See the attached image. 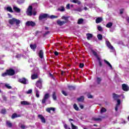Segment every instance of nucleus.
Wrapping results in <instances>:
<instances>
[{
    "label": "nucleus",
    "instance_id": "obj_1",
    "mask_svg": "<svg viewBox=\"0 0 129 129\" xmlns=\"http://www.w3.org/2000/svg\"><path fill=\"white\" fill-rule=\"evenodd\" d=\"M15 23H16V26H18V25L21 24V21L15 18H13L12 19L9 20V23L11 25H14Z\"/></svg>",
    "mask_w": 129,
    "mask_h": 129
},
{
    "label": "nucleus",
    "instance_id": "obj_2",
    "mask_svg": "<svg viewBox=\"0 0 129 129\" xmlns=\"http://www.w3.org/2000/svg\"><path fill=\"white\" fill-rule=\"evenodd\" d=\"M92 53L97 58L98 62H99V65L100 67H102V62L101 61V58L98 56V54H97V52H96L94 50H92Z\"/></svg>",
    "mask_w": 129,
    "mask_h": 129
},
{
    "label": "nucleus",
    "instance_id": "obj_3",
    "mask_svg": "<svg viewBox=\"0 0 129 129\" xmlns=\"http://www.w3.org/2000/svg\"><path fill=\"white\" fill-rule=\"evenodd\" d=\"M26 14L31 17L33 15V6H30L26 11Z\"/></svg>",
    "mask_w": 129,
    "mask_h": 129
},
{
    "label": "nucleus",
    "instance_id": "obj_4",
    "mask_svg": "<svg viewBox=\"0 0 129 129\" xmlns=\"http://www.w3.org/2000/svg\"><path fill=\"white\" fill-rule=\"evenodd\" d=\"M6 72L8 74V76H13L16 74V72L13 69H10L9 70H6Z\"/></svg>",
    "mask_w": 129,
    "mask_h": 129
},
{
    "label": "nucleus",
    "instance_id": "obj_5",
    "mask_svg": "<svg viewBox=\"0 0 129 129\" xmlns=\"http://www.w3.org/2000/svg\"><path fill=\"white\" fill-rule=\"evenodd\" d=\"M50 97V94L49 93H46L44 95V98L42 99L41 103L42 104H45L46 103V101L47 99H49Z\"/></svg>",
    "mask_w": 129,
    "mask_h": 129
},
{
    "label": "nucleus",
    "instance_id": "obj_6",
    "mask_svg": "<svg viewBox=\"0 0 129 129\" xmlns=\"http://www.w3.org/2000/svg\"><path fill=\"white\" fill-rule=\"evenodd\" d=\"M26 25L27 27H35L36 26V23L33 21H27L26 23Z\"/></svg>",
    "mask_w": 129,
    "mask_h": 129
},
{
    "label": "nucleus",
    "instance_id": "obj_7",
    "mask_svg": "<svg viewBox=\"0 0 129 129\" xmlns=\"http://www.w3.org/2000/svg\"><path fill=\"white\" fill-rule=\"evenodd\" d=\"M47 18H49V15H48L47 14H43L39 16V21H41L43 20V19H46Z\"/></svg>",
    "mask_w": 129,
    "mask_h": 129
},
{
    "label": "nucleus",
    "instance_id": "obj_8",
    "mask_svg": "<svg viewBox=\"0 0 129 129\" xmlns=\"http://www.w3.org/2000/svg\"><path fill=\"white\" fill-rule=\"evenodd\" d=\"M122 89L123 91H128L129 87L125 84H122Z\"/></svg>",
    "mask_w": 129,
    "mask_h": 129
},
{
    "label": "nucleus",
    "instance_id": "obj_9",
    "mask_svg": "<svg viewBox=\"0 0 129 129\" xmlns=\"http://www.w3.org/2000/svg\"><path fill=\"white\" fill-rule=\"evenodd\" d=\"M38 118H40V119L41 120V122H42V123H46V119L45 118V117L43 116H42V115L39 114L38 115Z\"/></svg>",
    "mask_w": 129,
    "mask_h": 129
},
{
    "label": "nucleus",
    "instance_id": "obj_10",
    "mask_svg": "<svg viewBox=\"0 0 129 129\" xmlns=\"http://www.w3.org/2000/svg\"><path fill=\"white\" fill-rule=\"evenodd\" d=\"M36 87H38L39 89H42V81L38 80L37 81L36 84Z\"/></svg>",
    "mask_w": 129,
    "mask_h": 129
},
{
    "label": "nucleus",
    "instance_id": "obj_11",
    "mask_svg": "<svg viewBox=\"0 0 129 129\" xmlns=\"http://www.w3.org/2000/svg\"><path fill=\"white\" fill-rule=\"evenodd\" d=\"M56 23L58 26H63V25H65V24H67V21H61L60 20H58Z\"/></svg>",
    "mask_w": 129,
    "mask_h": 129
},
{
    "label": "nucleus",
    "instance_id": "obj_12",
    "mask_svg": "<svg viewBox=\"0 0 129 129\" xmlns=\"http://www.w3.org/2000/svg\"><path fill=\"white\" fill-rule=\"evenodd\" d=\"M19 82L22 83V84H27V79L25 78L19 79Z\"/></svg>",
    "mask_w": 129,
    "mask_h": 129
},
{
    "label": "nucleus",
    "instance_id": "obj_13",
    "mask_svg": "<svg viewBox=\"0 0 129 129\" xmlns=\"http://www.w3.org/2000/svg\"><path fill=\"white\" fill-rule=\"evenodd\" d=\"M112 97L114 100H116L118 98H119V97H120V95L115 93H113L112 94Z\"/></svg>",
    "mask_w": 129,
    "mask_h": 129
},
{
    "label": "nucleus",
    "instance_id": "obj_14",
    "mask_svg": "<svg viewBox=\"0 0 129 129\" xmlns=\"http://www.w3.org/2000/svg\"><path fill=\"white\" fill-rule=\"evenodd\" d=\"M45 110L47 112H48V113H51V110L52 111H55V108L54 107H48L45 109Z\"/></svg>",
    "mask_w": 129,
    "mask_h": 129
},
{
    "label": "nucleus",
    "instance_id": "obj_15",
    "mask_svg": "<svg viewBox=\"0 0 129 129\" xmlns=\"http://www.w3.org/2000/svg\"><path fill=\"white\" fill-rule=\"evenodd\" d=\"M20 114H18L16 113H14L12 114L11 118L12 119H15V118H17V117H21Z\"/></svg>",
    "mask_w": 129,
    "mask_h": 129
},
{
    "label": "nucleus",
    "instance_id": "obj_16",
    "mask_svg": "<svg viewBox=\"0 0 129 129\" xmlns=\"http://www.w3.org/2000/svg\"><path fill=\"white\" fill-rule=\"evenodd\" d=\"M106 44L108 48L111 49V50H113V46L111 45V44H110V42L109 41H106Z\"/></svg>",
    "mask_w": 129,
    "mask_h": 129
},
{
    "label": "nucleus",
    "instance_id": "obj_17",
    "mask_svg": "<svg viewBox=\"0 0 129 129\" xmlns=\"http://www.w3.org/2000/svg\"><path fill=\"white\" fill-rule=\"evenodd\" d=\"M22 105H30L31 103L27 101H22L21 102Z\"/></svg>",
    "mask_w": 129,
    "mask_h": 129
},
{
    "label": "nucleus",
    "instance_id": "obj_18",
    "mask_svg": "<svg viewBox=\"0 0 129 129\" xmlns=\"http://www.w3.org/2000/svg\"><path fill=\"white\" fill-rule=\"evenodd\" d=\"M38 54H39V57H40L41 59H43V57H44V52H43L42 50H40L39 51Z\"/></svg>",
    "mask_w": 129,
    "mask_h": 129
},
{
    "label": "nucleus",
    "instance_id": "obj_19",
    "mask_svg": "<svg viewBox=\"0 0 129 129\" xmlns=\"http://www.w3.org/2000/svg\"><path fill=\"white\" fill-rule=\"evenodd\" d=\"M30 47L31 49H32V50H33V51H35V50H36V48H37V44H31L30 45Z\"/></svg>",
    "mask_w": 129,
    "mask_h": 129
},
{
    "label": "nucleus",
    "instance_id": "obj_20",
    "mask_svg": "<svg viewBox=\"0 0 129 129\" xmlns=\"http://www.w3.org/2000/svg\"><path fill=\"white\" fill-rule=\"evenodd\" d=\"M86 36L87 40H90L93 37V35L91 33H87Z\"/></svg>",
    "mask_w": 129,
    "mask_h": 129
},
{
    "label": "nucleus",
    "instance_id": "obj_21",
    "mask_svg": "<svg viewBox=\"0 0 129 129\" xmlns=\"http://www.w3.org/2000/svg\"><path fill=\"white\" fill-rule=\"evenodd\" d=\"M102 22V18L101 17H98L96 19V24H99Z\"/></svg>",
    "mask_w": 129,
    "mask_h": 129
},
{
    "label": "nucleus",
    "instance_id": "obj_22",
    "mask_svg": "<svg viewBox=\"0 0 129 129\" xmlns=\"http://www.w3.org/2000/svg\"><path fill=\"white\" fill-rule=\"evenodd\" d=\"M104 62L106 64H107V65L109 67H110V68H111V69H112V66L107 60H106V59H104Z\"/></svg>",
    "mask_w": 129,
    "mask_h": 129
},
{
    "label": "nucleus",
    "instance_id": "obj_23",
    "mask_svg": "<svg viewBox=\"0 0 129 129\" xmlns=\"http://www.w3.org/2000/svg\"><path fill=\"white\" fill-rule=\"evenodd\" d=\"M104 62L106 64H107V65L109 67H110V68H111V69H112V66L107 60H106V59H104Z\"/></svg>",
    "mask_w": 129,
    "mask_h": 129
},
{
    "label": "nucleus",
    "instance_id": "obj_24",
    "mask_svg": "<svg viewBox=\"0 0 129 129\" xmlns=\"http://www.w3.org/2000/svg\"><path fill=\"white\" fill-rule=\"evenodd\" d=\"M68 88L69 90H75V86L72 85H68Z\"/></svg>",
    "mask_w": 129,
    "mask_h": 129
},
{
    "label": "nucleus",
    "instance_id": "obj_25",
    "mask_svg": "<svg viewBox=\"0 0 129 129\" xmlns=\"http://www.w3.org/2000/svg\"><path fill=\"white\" fill-rule=\"evenodd\" d=\"M70 2H71V3H74V4H78V5H80V4H81V2L78 0H70Z\"/></svg>",
    "mask_w": 129,
    "mask_h": 129
},
{
    "label": "nucleus",
    "instance_id": "obj_26",
    "mask_svg": "<svg viewBox=\"0 0 129 129\" xmlns=\"http://www.w3.org/2000/svg\"><path fill=\"white\" fill-rule=\"evenodd\" d=\"M52 97L53 100H57V96H56V92H53Z\"/></svg>",
    "mask_w": 129,
    "mask_h": 129
},
{
    "label": "nucleus",
    "instance_id": "obj_27",
    "mask_svg": "<svg viewBox=\"0 0 129 129\" xmlns=\"http://www.w3.org/2000/svg\"><path fill=\"white\" fill-rule=\"evenodd\" d=\"M78 101L81 102L84 100V96H81L80 97L77 99Z\"/></svg>",
    "mask_w": 129,
    "mask_h": 129
},
{
    "label": "nucleus",
    "instance_id": "obj_28",
    "mask_svg": "<svg viewBox=\"0 0 129 129\" xmlns=\"http://www.w3.org/2000/svg\"><path fill=\"white\" fill-rule=\"evenodd\" d=\"M69 19V17H66V16H62L61 17V20H64L65 22H67V23H68Z\"/></svg>",
    "mask_w": 129,
    "mask_h": 129
},
{
    "label": "nucleus",
    "instance_id": "obj_29",
    "mask_svg": "<svg viewBox=\"0 0 129 129\" xmlns=\"http://www.w3.org/2000/svg\"><path fill=\"white\" fill-rule=\"evenodd\" d=\"M13 10L15 12H16V13H20V12H21V9H20V8H18L17 7H13Z\"/></svg>",
    "mask_w": 129,
    "mask_h": 129
},
{
    "label": "nucleus",
    "instance_id": "obj_30",
    "mask_svg": "<svg viewBox=\"0 0 129 129\" xmlns=\"http://www.w3.org/2000/svg\"><path fill=\"white\" fill-rule=\"evenodd\" d=\"M6 124L9 127H12L13 126V124L10 121H7Z\"/></svg>",
    "mask_w": 129,
    "mask_h": 129
},
{
    "label": "nucleus",
    "instance_id": "obj_31",
    "mask_svg": "<svg viewBox=\"0 0 129 129\" xmlns=\"http://www.w3.org/2000/svg\"><path fill=\"white\" fill-rule=\"evenodd\" d=\"M38 78V75L36 74H33L31 76V79L32 80H34L35 79H37Z\"/></svg>",
    "mask_w": 129,
    "mask_h": 129
},
{
    "label": "nucleus",
    "instance_id": "obj_32",
    "mask_svg": "<svg viewBox=\"0 0 129 129\" xmlns=\"http://www.w3.org/2000/svg\"><path fill=\"white\" fill-rule=\"evenodd\" d=\"M7 11L8 12H10V13H14V11H13V9L11 7H8L7 8Z\"/></svg>",
    "mask_w": 129,
    "mask_h": 129
},
{
    "label": "nucleus",
    "instance_id": "obj_33",
    "mask_svg": "<svg viewBox=\"0 0 129 129\" xmlns=\"http://www.w3.org/2000/svg\"><path fill=\"white\" fill-rule=\"evenodd\" d=\"M106 28H111L112 27V22H109L106 25Z\"/></svg>",
    "mask_w": 129,
    "mask_h": 129
},
{
    "label": "nucleus",
    "instance_id": "obj_34",
    "mask_svg": "<svg viewBox=\"0 0 129 129\" xmlns=\"http://www.w3.org/2000/svg\"><path fill=\"white\" fill-rule=\"evenodd\" d=\"M97 38H98V40H99V41L102 40V35H101L100 34H98Z\"/></svg>",
    "mask_w": 129,
    "mask_h": 129
},
{
    "label": "nucleus",
    "instance_id": "obj_35",
    "mask_svg": "<svg viewBox=\"0 0 129 129\" xmlns=\"http://www.w3.org/2000/svg\"><path fill=\"white\" fill-rule=\"evenodd\" d=\"M104 112H106V109L104 107H102V108L100 110V113H103Z\"/></svg>",
    "mask_w": 129,
    "mask_h": 129
},
{
    "label": "nucleus",
    "instance_id": "obj_36",
    "mask_svg": "<svg viewBox=\"0 0 129 129\" xmlns=\"http://www.w3.org/2000/svg\"><path fill=\"white\" fill-rule=\"evenodd\" d=\"M8 75L9 76V74H8V72H7V71L6 72L2 74V77H6V76H8Z\"/></svg>",
    "mask_w": 129,
    "mask_h": 129
},
{
    "label": "nucleus",
    "instance_id": "obj_37",
    "mask_svg": "<svg viewBox=\"0 0 129 129\" xmlns=\"http://www.w3.org/2000/svg\"><path fill=\"white\" fill-rule=\"evenodd\" d=\"M83 22H84L83 19H80L78 21V25H81V24H82Z\"/></svg>",
    "mask_w": 129,
    "mask_h": 129
},
{
    "label": "nucleus",
    "instance_id": "obj_38",
    "mask_svg": "<svg viewBox=\"0 0 129 129\" xmlns=\"http://www.w3.org/2000/svg\"><path fill=\"white\" fill-rule=\"evenodd\" d=\"M74 108L75 109V110H77V111L79 110V107H78L76 104H74Z\"/></svg>",
    "mask_w": 129,
    "mask_h": 129
},
{
    "label": "nucleus",
    "instance_id": "obj_39",
    "mask_svg": "<svg viewBox=\"0 0 129 129\" xmlns=\"http://www.w3.org/2000/svg\"><path fill=\"white\" fill-rule=\"evenodd\" d=\"M93 120L95 121H101L102 120L101 118H93Z\"/></svg>",
    "mask_w": 129,
    "mask_h": 129
},
{
    "label": "nucleus",
    "instance_id": "obj_40",
    "mask_svg": "<svg viewBox=\"0 0 129 129\" xmlns=\"http://www.w3.org/2000/svg\"><path fill=\"white\" fill-rule=\"evenodd\" d=\"M1 113L2 114H6L7 113V110L6 109H2L1 110Z\"/></svg>",
    "mask_w": 129,
    "mask_h": 129
},
{
    "label": "nucleus",
    "instance_id": "obj_41",
    "mask_svg": "<svg viewBox=\"0 0 129 129\" xmlns=\"http://www.w3.org/2000/svg\"><path fill=\"white\" fill-rule=\"evenodd\" d=\"M58 10L60 12H65V8H64V7L61 6V9L59 8Z\"/></svg>",
    "mask_w": 129,
    "mask_h": 129
},
{
    "label": "nucleus",
    "instance_id": "obj_42",
    "mask_svg": "<svg viewBox=\"0 0 129 129\" xmlns=\"http://www.w3.org/2000/svg\"><path fill=\"white\" fill-rule=\"evenodd\" d=\"M72 128V129H78V127L73 124V123H71Z\"/></svg>",
    "mask_w": 129,
    "mask_h": 129
},
{
    "label": "nucleus",
    "instance_id": "obj_43",
    "mask_svg": "<svg viewBox=\"0 0 129 129\" xmlns=\"http://www.w3.org/2000/svg\"><path fill=\"white\" fill-rule=\"evenodd\" d=\"M97 82L98 84H100V82H101V78L99 77L97 78Z\"/></svg>",
    "mask_w": 129,
    "mask_h": 129
},
{
    "label": "nucleus",
    "instance_id": "obj_44",
    "mask_svg": "<svg viewBox=\"0 0 129 129\" xmlns=\"http://www.w3.org/2000/svg\"><path fill=\"white\" fill-rule=\"evenodd\" d=\"M49 19H57L58 18V16H56L54 15H51L50 16H49Z\"/></svg>",
    "mask_w": 129,
    "mask_h": 129
},
{
    "label": "nucleus",
    "instance_id": "obj_45",
    "mask_svg": "<svg viewBox=\"0 0 129 129\" xmlns=\"http://www.w3.org/2000/svg\"><path fill=\"white\" fill-rule=\"evenodd\" d=\"M36 97H37V98H39L40 97V94H39V91L38 90H36Z\"/></svg>",
    "mask_w": 129,
    "mask_h": 129
},
{
    "label": "nucleus",
    "instance_id": "obj_46",
    "mask_svg": "<svg viewBox=\"0 0 129 129\" xmlns=\"http://www.w3.org/2000/svg\"><path fill=\"white\" fill-rule=\"evenodd\" d=\"M97 29H98V31H99L100 32H102V31H103L102 27H101V26H98Z\"/></svg>",
    "mask_w": 129,
    "mask_h": 129
},
{
    "label": "nucleus",
    "instance_id": "obj_47",
    "mask_svg": "<svg viewBox=\"0 0 129 129\" xmlns=\"http://www.w3.org/2000/svg\"><path fill=\"white\" fill-rule=\"evenodd\" d=\"M5 86L8 88V89H12V86H10L9 84H6Z\"/></svg>",
    "mask_w": 129,
    "mask_h": 129
},
{
    "label": "nucleus",
    "instance_id": "obj_48",
    "mask_svg": "<svg viewBox=\"0 0 129 129\" xmlns=\"http://www.w3.org/2000/svg\"><path fill=\"white\" fill-rule=\"evenodd\" d=\"M32 92H33V90L32 89H30V90H28L27 92V94H31V93H32Z\"/></svg>",
    "mask_w": 129,
    "mask_h": 129
},
{
    "label": "nucleus",
    "instance_id": "obj_49",
    "mask_svg": "<svg viewBox=\"0 0 129 129\" xmlns=\"http://www.w3.org/2000/svg\"><path fill=\"white\" fill-rule=\"evenodd\" d=\"M117 103L116 104V105H120V99H117Z\"/></svg>",
    "mask_w": 129,
    "mask_h": 129
},
{
    "label": "nucleus",
    "instance_id": "obj_50",
    "mask_svg": "<svg viewBox=\"0 0 129 129\" xmlns=\"http://www.w3.org/2000/svg\"><path fill=\"white\" fill-rule=\"evenodd\" d=\"M2 98H3V100H4V101H7V98L6 96H5V95L2 96Z\"/></svg>",
    "mask_w": 129,
    "mask_h": 129
},
{
    "label": "nucleus",
    "instance_id": "obj_51",
    "mask_svg": "<svg viewBox=\"0 0 129 129\" xmlns=\"http://www.w3.org/2000/svg\"><path fill=\"white\" fill-rule=\"evenodd\" d=\"M49 34H50V31H46L44 34H43V37H46V36Z\"/></svg>",
    "mask_w": 129,
    "mask_h": 129
},
{
    "label": "nucleus",
    "instance_id": "obj_52",
    "mask_svg": "<svg viewBox=\"0 0 129 129\" xmlns=\"http://www.w3.org/2000/svg\"><path fill=\"white\" fill-rule=\"evenodd\" d=\"M119 11H120V14L122 15V14H123V11H124V9H120Z\"/></svg>",
    "mask_w": 129,
    "mask_h": 129
},
{
    "label": "nucleus",
    "instance_id": "obj_53",
    "mask_svg": "<svg viewBox=\"0 0 129 129\" xmlns=\"http://www.w3.org/2000/svg\"><path fill=\"white\" fill-rule=\"evenodd\" d=\"M80 68H83L84 67V63H81L79 66Z\"/></svg>",
    "mask_w": 129,
    "mask_h": 129
},
{
    "label": "nucleus",
    "instance_id": "obj_54",
    "mask_svg": "<svg viewBox=\"0 0 129 129\" xmlns=\"http://www.w3.org/2000/svg\"><path fill=\"white\" fill-rule=\"evenodd\" d=\"M61 92L62 94L64 95V96H67L68 94H67V93H66V92H65L64 91H62Z\"/></svg>",
    "mask_w": 129,
    "mask_h": 129
},
{
    "label": "nucleus",
    "instance_id": "obj_55",
    "mask_svg": "<svg viewBox=\"0 0 129 129\" xmlns=\"http://www.w3.org/2000/svg\"><path fill=\"white\" fill-rule=\"evenodd\" d=\"M88 98H93V96L92 95L88 94Z\"/></svg>",
    "mask_w": 129,
    "mask_h": 129
},
{
    "label": "nucleus",
    "instance_id": "obj_56",
    "mask_svg": "<svg viewBox=\"0 0 129 129\" xmlns=\"http://www.w3.org/2000/svg\"><path fill=\"white\" fill-rule=\"evenodd\" d=\"M118 105H116L115 107V111H117V110H118Z\"/></svg>",
    "mask_w": 129,
    "mask_h": 129
},
{
    "label": "nucleus",
    "instance_id": "obj_57",
    "mask_svg": "<svg viewBox=\"0 0 129 129\" xmlns=\"http://www.w3.org/2000/svg\"><path fill=\"white\" fill-rule=\"evenodd\" d=\"M66 8L67 10H70V4H68L67 5Z\"/></svg>",
    "mask_w": 129,
    "mask_h": 129
},
{
    "label": "nucleus",
    "instance_id": "obj_58",
    "mask_svg": "<svg viewBox=\"0 0 129 129\" xmlns=\"http://www.w3.org/2000/svg\"><path fill=\"white\" fill-rule=\"evenodd\" d=\"M39 33H42V31H37L35 32V36H37V35H38V34H39Z\"/></svg>",
    "mask_w": 129,
    "mask_h": 129
},
{
    "label": "nucleus",
    "instance_id": "obj_59",
    "mask_svg": "<svg viewBox=\"0 0 129 129\" xmlns=\"http://www.w3.org/2000/svg\"><path fill=\"white\" fill-rule=\"evenodd\" d=\"M54 54L55 56H58L59 55V52H58V51H55L54 52Z\"/></svg>",
    "mask_w": 129,
    "mask_h": 129
},
{
    "label": "nucleus",
    "instance_id": "obj_60",
    "mask_svg": "<svg viewBox=\"0 0 129 129\" xmlns=\"http://www.w3.org/2000/svg\"><path fill=\"white\" fill-rule=\"evenodd\" d=\"M64 128L65 129H68V125H67V124H64Z\"/></svg>",
    "mask_w": 129,
    "mask_h": 129
},
{
    "label": "nucleus",
    "instance_id": "obj_61",
    "mask_svg": "<svg viewBox=\"0 0 129 129\" xmlns=\"http://www.w3.org/2000/svg\"><path fill=\"white\" fill-rule=\"evenodd\" d=\"M21 128L25 129V128H26V126H25L24 125H22L21 126Z\"/></svg>",
    "mask_w": 129,
    "mask_h": 129
},
{
    "label": "nucleus",
    "instance_id": "obj_62",
    "mask_svg": "<svg viewBox=\"0 0 129 129\" xmlns=\"http://www.w3.org/2000/svg\"><path fill=\"white\" fill-rule=\"evenodd\" d=\"M80 107L81 109H83V108H84V106L82 105H80Z\"/></svg>",
    "mask_w": 129,
    "mask_h": 129
},
{
    "label": "nucleus",
    "instance_id": "obj_63",
    "mask_svg": "<svg viewBox=\"0 0 129 129\" xmlns=\"http://www.w3.org/2000/svg\"><path fill=\"white\" fill-rule=\"evenodd\" d=\"M49 75L51 77H54V76H53V75L52 74H51L50 73H49Z\"/></svg>",
    "mask_w": 129,
    "mask_h": 129
},
{
    "label": "nucleus",
    "instance_id": "obj_64",
    "mask_svg": "<svg viewBox=\"0 0 129 129\" xmlns=\"http://www.w3.org/2000/svg\"><path fill=\"white\" fill-rule=\"evenodd\" d=\"M84 10L85 11H87V10H88V9L87 8V7H84Z\"/></svg>",
    "mask_w": 129,
    "mask_h": 129
}]
</instances>
